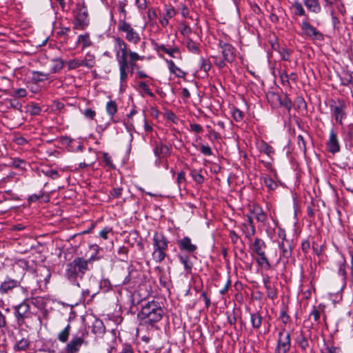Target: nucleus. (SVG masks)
I'll use <instances>...</instances> for the list:
<instances>
[{"label": "nucleus", "mask_w": 353, "mask_h": 353, "mask_svg": "<svg viewBox=\"0 0 353 353\" xmlns=\"http://www.w3.org/2000/svg\"><path fill=\"white\" fill-rule=\"evenodd\" d=\"M116 59L119 68L120 81L121 85L126 82L128 75V70L132 74L137 68L136 61L128 60L127 44L120 38L115 39Z\"/></svg>", "instance_id": "f257e3e1"}, {"label": "nucleus", "mask_w": 353, "mask_h": 353, "mask_svg": "<svg viewBox=\"0 0 353 353\" xmlns=\"http://www.w3.org/2000/svg\"><path fill=\"white\" fill-rule=\"evenodd\" d=\"M163 314V310L156 301H149L143 306L138 317L145 323L152 324L159 321Z\"/></svg>", "instance_id": "f03ea898"}, {"label": "nucleus", "mask_w": 353, "mask_h": 353, "mask_svg": "<svg viewBox=\"0 0 353 353\" xmlns=\"http://www.w3.org/2000/svg\"><path fill=\"white\" fill-rule=\"evenodd\" d=\"M89 23L88 10L85 6L82 4H78L77 13L74 23V28L78 30L84 29Z\"/></svg>", "instance_id": "7ed1b4c3"}, {"label": "nucleus", "mask_w": 353, "mask_h": 353, "mask_svg": "<svg viewBox=\"0 0 353 353\" xmlns=\"http://www.w3.org/2000/svg\"><path fill=\"white\" fill-rule=\"evenodd\" d=\"M119 30L125 33V39L134 44L140 41L139 34L134 31L131 25L125 21V20H119Z\"/></svg>", "instance_id": "20e7f679"}, {"label": "nucleus", "mask_w": 353, "mask_h": 353, "mask_svg": "<svg viewBox=\"0 0 353 353\" xmlns=\"http://www.w3.org/2000/svg\"><path fill=\"white\" fill-rule=\"evenodd\" d=\"M332 117L339 124H342V121L345 118V105L343 101H338L337 102L332 101L330 105Z\"/></svg>", "instance_id": "39448f33"}, {"label": "nucleus", "mask_w": 353, "mask_h": 353, "mask_svg": "<svg viewBox=\"0 0 353 353\" xmlns=\"http://www.w3.org/2000/svg\"><path fill=\"white\" fill-rule=\"evenodd\" d=\"M290 348V334L285 330L279 333L276 353H287Z\"/></svg>", "instance_id": "423d86ee"}, {"label": "nucleus", "mask_w": 353, "mask_h": 353, "mask_svg": "<svg viewBox=\"0 0 353 353\" xmlns=\"http://www.w3.org/2000/svg\"><path fill=\"white\" fill-rule=\"evenodd\" d=\"M301 30L303 34L306 37L318 41H322L323 39V35L316 28L312 26L309 22L303 21L301 23Z\"/></svg>", "instance_id": "0eeeda50"}, {"label": "nucleus", "mask_w": 353, "mask_h": 353, "mask_svg": "<svg viewBox=\"0 0 353 353\" xmlns=\"http://www.w3.org/2000/svg\"><path fill=\"white\" fill-rule=\"evenodd\" d=\"M30 307L26 301L14 307V314L18 323H23L24 319L28 318L30 314Z\"/></svg>", "instance_id": "6e6552de"}, {"label": "nucleus", "mask_w": 353, "mask_h": 353, "mask_svg": "<svg viewBox=\"0 0 353 353\" xmlns=\"http://www.w3.org/2000/svg\"><path fill=\"white\" fill-rule=\"evenodd\" d=\"M153 251H165L168 249V241L166 238L162 234L155 233L153 239Z\"/></svg>", "instance_id": "1a4fd4ad"}, {"label": "nucleus", "mask_w": 353, "mask_h": 353, "mask_svg": "<svg viewBox=\"0 0 353 353\" xmlns=\"http://www.w3.org/2000/svg\"><path fill=\"white\" fill-rule=\"evenodd\" d=\"M219 46L221 49L223 60L228 62H232L234 59V48L232 45L220 41Z\"/></svg>", "instance_id": "9d476101"}, {"label": "nucleus", "mask_w": 353, "mask_h": 353, "mask_svg": "<svg viewBox=\"0 0 353 353\" xmlns=\"http://www.w3.org/2000/svg\"><path fill=\"white\" fill-rule=\"evenodd\" d=\"M327 147L328 150L332 154H335L340 151L339 142L337 139L336 134L333 130L330 132V137L327 142Z\"/></svg>", "instance_id": "9b49d317"}, {"label": "nucleus", "mask_w": 353, "mask_h": 353, "mask_svg": "<svg viewBox=\"0 0 353 353\" xmlns=\"http://www.w3.org/2000/svg\"><path fill=\"white\" fill-rule=\"evenodd\" d=\"M83 339L80 336L74 337L66 345L67 353H77L83 343Z\"/></svg>", "instance_id": "f8f14e48"}, {"label": "nucleus", "mask_w": 353, "mask_h": 353, "mask_svg": "<svg viewBox=\"0 0 353 353\" xmlns=\"http://www.w3.org/2000/svg\"><path fill=\"white\" fill-rule=\"evenodd\" d=\"M177 243L181 250H185L190 253L194 252L197 249L196 245L192 243L190 238L188 236H185L179 240Z\"/></svg>", "instance_id": "ddd939ff"}, {"label": "nucleus", "mask_w": 353, "mask_h": 353, "mask_svg": "<svg viewBox=\"0 0 353 353\" xmlns=\"http://www.w3.org/2000/svg\"><path fill=\"white\" fill-rule=\"evenodd\" d=\"M91 259L85 260L82 257H77L74 259V265H76L79 274L83 275L88 270V263Z\"/></svg>", "instance_id": "4468645a"}, {"label": "nucleus", "mask_w": 353, "mask_h": 353, "mask_svg": "<svg viewBox=\"0 0 353 353\" xmlns=\"http://www.w3.org/2000/svg\"><path fill=\"white\" fill-rule=\"evenodd\" d=\"M265 248V242L259 238L255 239L254 243L250 245L252 252L256 255L264 253Z\"/></svg>", "instance_id": "2eb2a0df"}, {"label": "nucleus", "mask_w": 353, "mask_h": 353, "mask_svg": "<svg viewBox=\"0 0 353 353\" xmlns=\"http://www.w3.org/2000/svg\"><path fill=\"white\" fill-rule=\"evenodd\" d=\"M307 9L314 14H319L321 11V6L319 0H303Z\"/></svg>", "instance_id": "dca6fc26"}, {"label": "nucleus", "mask_w": 353, "mask_h": 353, "mask_svg": "<svg viewBox=\"0 0 353 353\" xmlns=\"http://www.w3.org/2000/svg\"><path fill=\"white\" fill-rule=\"evenodd\" d=\"M19 282L16 280L8 279L3 282L0 286V292L1 294L7 293L8 291L17 287Z\"/></svg>", "instance_id": "f3484780"}, {"label": "nucleus", "mask_w": 353, "mask_h": 353, "mask_svg": "<svg viewBox=\"0 0 353 353\" xmlns=\"http://www.w3.org/2000/svg\"><path fill=\"white\" fill-rule=\"evenodd\" d=\"M154 152L155 156L159 158L165 157L169 155L170 150L167 145L160 143L156 145L154 149Z\"/></svg>", "instance_id": "a211bd4d"}, {"label": "nucleus", "mask_w": 353, "mask_h": 353, "mask_svg": "<svg viewBox=\"0 0 353 353\" xmlns=\"http://www.w3.org/2000/svg\"><path fill=\"white\" fill-rule=\"evenodd\" d=\"M255 259L259 266H260L262 269L266 270L270 269L271 265L270 263H269L268 258L265 256V252L257 254V256L256 257Z\"/></svg>", "instance_id": "6ab92c4d"}, {"label": "nucleus", "mask_w": 353, "mask_h": 353, "mask_svg": "<svg viewBox=\"0 0 353 353\" xmlns=\"http://www.w3.org/2000/svg\"><path fill=\"white\" fill-rule=\"evenodd\" d=\"M106 111H107V113L109 114V116L110 117V120L112 121V122H115L114 119V115L117 113V103L115 101H110L107 103L106 104Z\"/></svg>", "instance_id": "aec40b11"}, {"label": "nucleus", "mask_w": 353, "mask_h": 353, "mask_svg": "<svg viewBox=\"0 0 353 353\" xmlns=\"http://www.w3.org/2000/svg\"><path fill=\"white\" fill-rule=\"evenodd\" d=\"M77 43L82 44L83 49L90 47L92 45V42L90 39V36L88 33L80 34L78 37Z\"/></svg>", "instance_id": "412c9836"}, {"label": "nucleus", "mask_w": 353, "mask_h": 353, "mask_svg": "<svg viewBox=\"0 0 353 353\" xmlns=\"http://www.w3.org/2000/svg\"><path fill=\"white\" fill-rule=\"evenodd\" d=\"M83 66L88 68H92L95 65V57L93 54L88 52L83 60L81 61Z\"/></svg>", "instance_id": "4be33fe9"}, {"label": "nucleus", "mask_w": 353, "mask_h": 353, "mask_svg": "<svg viewBox=\"0 0 353 353\" xmlns=\"http://www.w3.org/2000/svg\"><path fill=\"white\" fill-rule=\"evenodd\" d=\"M66 274L69 279L74 278L79 274L74 265V260L67 265Z\"/></svg>", "instance_id": "5701e85b"}, {"label": "nucleus", "mask_w": 353, "mask_h": 353, "mask_svg": "<svg viewBox=\"0 0 353 353\" xmlns=\"http://www.w3.org/2000/svg\"><path fill=\"white\" fill-rule=\"evenodd\" d=\"M251 323L254 329H259L262 323V316L258 313L251 314Z\"/></svg>", "instance_id": "b1692460"}, {"label": "nucleus", "mask_w": 353, "mask_h": 353, "mask_svg": "<svg viewBox=\"0 0 353 353\" xmlns=\"http://www.w3.org/2000/svg\"><path fill=\"white\" fill-rule=\"evenodd\" d=\"M274 98L276 100L279 101V104L282 106H284L285 108L290 110L292 106V102L290 99L286 96L283 97V99L280 98L278 94H272Z\"/></svg>", "instance_id": "393cba45"}, {"label": "nucleus", "mask_w": 353, "mask_h": 353, "mask_svg": "<svg viewBox=\"0 0 353 353\" xmlns=\"http://www.w3.org/2000/svg\"><path fill=\"white\" fill-rule=\"evenodd\" d=\"M186 47L188 48V50L194 54H199L200 52V50L199 48V44L196 42H194L191 39H188L186 41Z\"/></svg>", "instance_id": "a878e982"}, {"label": "nucleus", "mask_w": 353, "mask_h": 353, "mask_svg": "<svg viewBox=\"0 0 353 353\" xmlns=\"http://www.w3.org/2000/svg\"><path fill=\"white\" fill-rule=\"evenodd\" d=\"M252 212L259 222L263 223L265 221L266 216L261 208L254 207Z\"/></svg>", "instance_id": "bb28decb"}, {"label": "nucleus", "mask_w": 353, "mask_h": 353, "mask_svg": "<svg viewBox=\"0 0 353 353\" xmlns=\"http://www.w3.org/2000/svg\"><path fill=\"white\" fill-rule=\"evenodd\" d=\"M296 341L299 346L303 350H305L309 346L307 339L302 333L297 336Z\"/></svg>", "instance_id": "cd10ccee"}, {"label": "nucleus", "mask_w": 353, "mask_h": 353, "mask_svg": "<svg viewBox=\"0 0 353 353\" xmlns=\"http://www.w3.org/2000/svg\"><path fill=\"white\" fill-rule=\"evenodd\" d=\"M70 325L68 324L61 332L58 334V339L65 343L68 341L70 334Z\"/></svg>", "instance_id": "c85d7f7f"}, {"label": "nucleus", "mask_w": 353, "mask_h": 353, "mask_svg": "<svg viewBox=\"0 0 353 353\" xmlns=\"http://www.w3.org/2000/svg\"><path fill=\"white\" fill-rule=\"evenodd\" d=\"M263 181L265 185L270 190H273L277 187L276 183L269 176H264L263 178Z\"/></svg>", "instance_id": "c756f323"}, {"label": "nucleus", "mask_w": 353, "mask_h": 353, "mask_svg": "<svg viewBox=\"0 0 353 353\" xmlns=\"http://www.w3.org/2000/svg\"><path fill=\"white\" fill-rule=\"evenodd\" d=\"M292 8L294 10V13L296 15L303 16L305 14V10L302 4L299 1H294L292 4Z\"/></svg>", "instance_id": "7c9ffc66"}, {"label": "nucleus", "mask_w": 353, "mask_h": 353, "mask_svg": "<svg viewBox=\"0 0 353 353\" xmlns=\"http://www.w3.org/2000/svg\"><path fill=\"white\" fill-rule=\"evenodd\" d=\"M165 251H153L152 256V259L157 262V263H161L163 261L165 258Z\"/></svg>", "instance_id": "2f4dec72"}, {"label": "nucleus", "mask_w": 353, "mask_h": 353, "mask_svg": "<svg viewBox=\"0 0 353 353\" xmlns=\"http://www.w3.org/2000/svg\"><path fill=\"white\" fill-rule=\"evenodd\" d=\"M29 341L26 339H22L19 341H18L14 345V349L19 351L25 350L29 346Z\"/></svg>", "instance_id": "473e14b6"}, {"label": "nucleus", "mask_w": 353, "mask_h": 353, "mask_svg": "<svg viewBox=\"0 0 353 353\" xmlns=\"http://www.w3.org/2000/svg\"><path fill=\"white\" fill-rule=\"evenodd\" d=\"M279 248L282 251V256L286 259H288L291 255V250L290 245H288L286 246L283 241L281 242V243L279 244Z\"/></svg>", "instance_id": "72a5a7b5"}, {"label": "nucleus", "mask_w": 353, "mask_h": 353, "mask_svg": "<svg viewBox=\"0 0 353 353\" xmlns=\"http://www.w3.org/2000/svg\"><path fill=\"white\" fill-rule=\"evenodd\" d=\"M93 332L97 334H103L105 332V327L103 326V322L101 321H96L93 325Z\"/></svg>", "instance_id": "f704fd0d"}, {"label": "nucleus", "mask_w": 353, "mask_h": 353, "mask_svg": "<svg viewBox=\"0 0 353 353\" xmlns=\"http://www.w3.org/2000/svg\"><path fill=\"white\" fill-rule=\"evenodd\" d=\"M128 5V1L126 0L119 1L118 4V9L119 12L123 17L121 20H125L127 16V12L125 10V6Z\"/></svg>", "instance_id": "c9c22d12"}, {"label": "nucleus", "mask_w": 353, "mask_h": 353, "mask_svg": "<svg viewBox=\"0 0 353 353\" xmlns=\"http://www.w3.org/2000/svg\"><path fill=\"white\" fill-rule=\"evenodd\" d=\"M67 65L68 70H74L79 67L83 66L82 61L77 59L70 60Z\"/></svg>", "instance_id": "e433bc0d"}, {"label": "nucleus", "mask_w": 353, "mask_h": 353, "mask_svg": "<svg viewBox=\"0 0 353 353\" xmlns=\"http://www.w3.org/2000/svg\"><path fill=\"white\" fill-rule=\"evenodd\" d=\"M298 145L301 151L305 152L306 151V141L305 137L303 135L299 134L297 137Z\"/></svg>", "instance_id": "4c0bfd02"}, {"label": "nucleus", "mask_w": 353, "mask_h": 353, "mask_svg": "<svg viewBox=\"0 0 353 353\" xmlns=\"http://www.w3.org/2000/svg\"><path fill=\"white\" fill-rule=\"evenodd\" d=\"M63 67V61L61 59H56L54 61V65L51 70L52 72L56 73L60 71Z\"/></svg>", "instance_id": "58836bf2"}, {"label": "nucleus", "mask_w": 353, "mask_h": 353, "mask_svg": "<svg viewBox=\"0 0 353 353\" xmlns=\"http://www.w3.org/2000/svg\"><path fill=\"white\" fill-rule=\"evenodd\" d=\"M179 260L181 263L184 265V268L186 270L189 271L192 269V264L189 261V259L188 256H179Z\"/></svg>", "instance_id": "ea45409f"}, {"label": "nucleus", "mask_w": 353, "mask_h": 353, "mask_svg": "<svg viewBox=\"0 0 353 353\" xmlns=\"http://www.w3.org/2000/svg\"><path fill=\"white\" fill-rule=\"evenodd\" d=\"M265 287L267 290V295L271 299H274V298L276 297V290L272 288L270 285H268L266 283V281H265Z\"/></svg>", "instance_id": "a19ab883"}, {"label": "nucleus", "mask_w": 353, "mask_h": 353, "mask_svg": "<svg viewBox=\"0 0 353 353\" xmlns=\"http://www.w3.org/2000/svg\"><path fill=\"white\" fill-rule=\"evenodd\" d=\"M28 112L31 115H38L41 112V108L35 104H32L28 106Z\"/></svg>", "instance_id": "79ce46f5"}, {"label": "nucleus", "mask_w": 353, "mask_h": 353, "mask_svg": "<svg viewBox=\"0 0 353 353\" xmlns=\"http://www.w3.org/2000/svg\"><path fill=\"white\" fill-rule=\"evenodd\" d=\"M128 57H129V61H137L139 60H142L143 58V57H141L138 53L131 51V50H128Z\"/></svg>", "instance_id": "37998d69"}, {"label": "nucleus", "mask_w": 353, "mask_h": 353, "mask_svg": "<svg viewBox=\"0 0 353 353\" xmlns=\"http://www.w3.org/2000/svg\"><path fill=\"white\" fill-rule=\"evenodd\" d=\"M158 48L159 50L168 54L171 57H174V54L175 52H178V50L176 48L168 49L164 45H161Z\"/></svg>", "instance_id": "c03bdc74"}, {"label": "nucleus", "mask_w": 353, "mask_h": 353, "mask_svg": "<svg viewBox=\"0 0 353 353\" xmlns=\"http://www.w3.org/2000/svg\"><path fill=\"white\" fill-rule=\"evenodd\" d=\"M232 117L236 121H241L243 118V114L239 109H234L232 111Z\"/></svg>", "instance_id": "a18cd8bd"}, {"label": "nucleus", "mask_w": 353, "mask_h": 353, "mask_svg": "<svg viewBox=\"0 0 353 353\" xmlns=\"http://www.w3.org/2000/svg\"><path fill=\"white\" fill-rule=\"evenodd\" d=\"M44 174L52 179H57L59 176L58 172L53 169H48L44 171Z\"/></svg>", "instance_id": "49530a36"}, {"label": "nucleus", "mask_w": 353, "mask_h": 353, "mask_svg": "<svg viewBox=\"0 0 353 353\" xmlns=\"http://www.w3.org/2000/svg\"><path fill=\"white\" fill-rule=\"evenodd\" d=\"M83 114L86 118L90 119H93L96 116V112L90 108L85 109Z\"/></svg>", "instance_id": "de8ad7c7"}, {"label": "nucleus", "mask_w": 353, "mask_h": 353, "mask_svg": "<svg viewBox=\"0 0 353 353\" xmlns=\"http://www.w3.org/2000/svg\"><path fill=\"white\" fill-rule=\"evenodd\" d=\"M34 77L38 81H44L48 79V74L41 72H34Z\"/></svg>", "instance_id": "09e8293b"}, {"label": "nucleus", "mask_w": 353, "mask_h": 353, "mask_svg": "<svg viewBox=\"0 0 353 353\" xmlns=\"http://www.w3.org/2000/svg\"><path fill=\"white\" fill-rule=\"evenodd\" d=\"M122 191L121 188H115L111 190L110 194L113 198H119L122 194Z\"/></svg>", "instance_id": "8fccbe9b"}, {"label": "nucleus", "mask_w": 353, "mask_h": 353, "mask_svg": "<svg viewBox=\"0 0 353 353\" xmlns=\"http://www.w3.org/2000/svg\"><path fill=\"white\" fill-rule=\"evenodd\" d=\"M103 159L108 167L112 168H114V165L111 160V157L108 153L105 152L103 154Z\"/></svg>", "instance_id": "3c124183"}, {"label": "nucleus", "mask_w": 353, "mask_h": 353, "mask_svg": "<svg viewBox=\"0 0 353 353\" xmlns=\"http://www.w3.org/2000/svg\"><path fill=\"white\" fill-rule=\"evenodd\" d=\"M245 236L248 239H250L255 233V228L254 225L247 226L246 230L245 231Z\"/></svg>", "instance_id": "603ef678"}, {"label": "nucleus", "mask_w": 353, "mask_h": 353, "mask_svg": "<svg viewBox=\"0 0 353 353\" xmlns=\"http://www.w3.org/2000/svg\"><path fill=\"white\" fill-rule=\"evenodd\" d=\"M200 150L201 153L206 156H210L212 154L211 148L208 145H201Z\"/></svg>", "instance_id": "864d4df0"}, {"label": "nucleus", "mask_w": 353, "mask_h": 353, "mask_svg": "<svg viewBox=\"0 0 353 353\" xmlns=\"http://www.w3.org/2000/svg\"><path fill=\"white\" fill-rule=\"evenodd\" d=\"M139 85L146 94H148L150 96L153 95L152 92L150 91V90L148 85L146 84V83L143 82V81L140 82Z\"/></svg>", "instance_id": "5fc2aeb1"}, {"label": "nucleus", "mask_w": 353, "mask_h": 353, "mask_svg": "<svg viewBox=\"0 0 353 353\" xmlns=\"http://www.w3.org/2000/svg\"><path fill=\"white\" fill-rule=\"evenodd\" d=\"M323 353H341V351L339 348L336 347H326L324 350Z\"/></svg>", "instance_id": "6e6d98bb"}, {"label": "nucleus", "mask_w": 353, "mask_h": 353, "mask_svg": "<svg viewBox=\"0 0 353 353\" xmlns=\"http://www.w3.org/2000/svg\"><path fill=\"white\" fill-rule=\"evenodd\" d=\"M190 126V130L194 132L201 133L203 131V128L199 124L191 123Z\"/></svg>", "instance_id": "4d7b16f0"}, {"label": "nucleus", "mask_w": 353, "mask_h": 353, "mask_svg": "<svg viewBox=\"0 0 353 353\" xmlns=\"http://www.w3.org/2000/svg\"><path fill=\"white\" fill-rule=\"evenodd\" d=\"M346 134L350 140L353 141V124L347 126Z\"/></svg>", "instance_id": "13d9d810"}, {"label": "nucleus", "mask_w": 353, "mask_h": 353, "mask_svg": "<svg viewBox=\"0 0 353 353\" xmlns=\"http://www.w3.org/2000/svg\"><path fill=\"white\" fill-rule=\"evenodd\" d=\"M201 68L205 71L208 72L210 70L211 66L210 64L208 63L206 60H205L203 58H201Z\"/></svg>", "instance_id": "bf43d9fd"}, {"label": "nucleus", "mask_w": 353, "mask_h": 353, "mask_svg": "<svg viewBox=\"0 0 353 353\" xmlns=\"http://www.w3.org/2000/svg\"><path fill=\"white\" fill-rule=\"evenodd\" d=\"M27 94V91L25 89L20 88L14 90V95L18 97H24Z\"/></svg>", "instance_id": "052dcab7"}, {"label": "nucleus", "mask_w": 353, "mask_h": 353, "mask_svg": "<svg viewBox=\"0 0 353 353\" xmlns=\"http://www.w3.org/2000/svg\"><path fill=\"white\" fill-rule=\"evenodd\" d=\"M310 316H312L314 320L316 321V322H319V319H320V312L319 310H317L316 309H314L311 313H310Z\"/></svg>", "instance_id": "680f3d73"}, {"label": "nucleus", "mask_w": 353, "mask_h": 353, "mask_svg": "<svg viewBox=\"0 0 353 353\" xmlns=\"http://www.w3.org/2000/svg\"><path fill=\"white\" fill-rule=\"evenodd\" d=\"M192 176L198 183H202L203 182L204 179L201 174L194 172L192 174Z\"/></svg>", "instance_id": "e2e57ef3"}, {"label": "nucleus", "mask_w": 353, "mask_h": 353, "mask_svg": "<svg viewBox=\"0 0 353 353\" xmlns=\"http://www.w3.org/2000/svg\"><path fill=\"white\" fill-rule=\"evenodd\" d=\"M136 3L139 9L144 10L146 8V0H136Z\"/></svg>", "instance_id": "0e129e2a"}, {"label": "nucleus", "mask_w": 353, "mask_h": 353, "mask_svg": "<svg viewBox=\"0 0 353 353\" xmlns=\"http://www.w3.org/2000/svg\"><path fill=\"white\" fill-rule=\"evenodd\" d=\"M111 231V229L108 228H105L103 230H102L100 232H99V236L103 238V239H108V233Z\"/></svg>", "instance_id": "69168bd1"}, {"label": "nucleus", "mask_w": 353, "mask_h": 353, "mask_svg": "<svg viewBox=\"0 0 353 353\" xmlns=\"http://www.w3.org/2000/svg\"><path fill=\"white\" fill-rule=\"evenodd\" d=\"M185 181V173L183 172H179L177 174V183L180 186V185L183 183Z\"/></svg>", "instance_id": "338daca9"}, {"label": "nucleus", "mask_w": 353, "mask_h": 353, "mask_svg": "<svg viewBox=\"0 0 353 353\" xmlns=\"http://www.w3.org/2000/svg\"><path fill=\"white\" fill-rule=\"evenodd\" d=\"M181 13L184 18H187L189 17V10L187 6H185V5L181 6Z\"/></svg>", "instance_id": "774afa93"}]
</instances>
